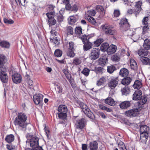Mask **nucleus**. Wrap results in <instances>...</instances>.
Returning <instances> with one entry per match:
<instances>
[{
    "mask_svg": "<svg viewBox=\"0 0 150 150\" xmlns=\"http://www.w3.org/2000/svg\"><path fill=\"white\" fill-rule=\"evenodd\" d=\"M27 119V117L24 113L22 112L19 113L14 123L15 125H19L23 128H25L26 126L25 122Z\"/></svg>",
    "mask_w": 150,
    "mask_h": 150,
    "instance_id": "obj_1",
    "label": "nucleus"
},
{
    "mask_svg": "<svg viewBox=\"0 0 150 150\" xmlns=\"http://www.w3.org/2000/svg\"><path fill=\"white\" fill-rule=\"evenodd\" d=\"M58 110L59 118L62 120L66 119L67 117V112L68 110L67 107L64 105H60L58 107Z\"/></svg>",
    "mask_w": 150,
    "mask_h": 150,
    "instance_id": "obj_2",
    "label": "nucleus"
},
{
    "mask_svg": "<svg viewBox=\"0 0 150 150\" xmlns=\"http://www.w3.org/2000/svg\"><path fill=\"white\" fill-rule=\"evenodd\" d=\"M102 30L106 34L108 35H114L116 34V32L113 27L108 24H105L103 25Z\"/></svg>",
    "mask_w": 150,
    "mask_h": 150,
    "instance_id": "obj_3",
    "label": "nucleus"
},
{
    "mask_svg": "<svg viewBox=\"0 0 150 150\" xmlns=\"http://www.w3.org/2000/svg\"><path fill=\"white\" fill-rule=\"evenodd\" d=\"M120 30L123 32L126 31L129 28V25L126 18L122 19L120 23Z\"/></svg>",
    "mask_w": 150,
    "mask_h": 150,
    "instance_id": "obj_4",
    "label": "nucleus"
},
{
    "mask_svg": "<svg viewBox=\"0 0 150 150\" xmlns=\"http://www.w3.org/2000/svg\"><path fill=\"white\" fill-rule=\"evenodd\" d=\"M29 139H28L26 142L29 143L31 147L35 148L39 146V139L37 137H30Z\"/></svg>",
    "mask_w": 150,
    "mask_h": 150,
    "instance_id": "obj_5",
    "label": "nucleus"
},
{
    "mask_svg": "<svg viewBox=\"0 0 150 150\" xmlns=\"http://www.w3.org/2000/svg\"><path fill=\"white\" fill-rule=\"evenodd\" d=\"M99 50L98 49L93 48L89 54V58L91 59L94 60L99 57Z\"/></svg>",
    "mask_w": 150,
    "mask_h": 150,
    "instance_id": "obj_6",
    "label": "nucleus"
},
{
    "mask_svg": "<svg viewBox=\"0 0 150 150\" xmlns=\"http://www.w3.org/2000/svg\"><path fill=\"white\" fill-rule=\"evenodd\" d=\"M140 110L141 109L139 108H134L126 111L125 114L128 117H135L138 115Z\"/></svg>",
    "mask_w": 150,
    "mask_h": 150,
    "instance_id": "obj_7",
    "label": "nucleus"
},
{
    "mask_svg": "<svg viewBox=\"0 0 150 150\" xmlns=\"http://www.w3.org/2000/svg\"><path fill=\"white\" fill-rule=\"evenodd\" d=\"M86 123L85 119L82 118L80 120H77L75 124L76 128L81 129H83Z\"/></svg>",
    "mask_w": 150,
    "mask_h": 150,
    "instance_id": "obj_8",
    "label": "nucleus"
},
{
    "mask_svg": "<svg viewBox=\"0 0 150 150\" xmlns=\"http://www.w3.org/2000/svg\"><path fill=\"white\" fill-rule=\"evenodd\" d=\"M119 81L117 77L111 79L108 83V86L111 89H114L117 85Z\"/></svg>",
    "mask_w": 150,
    "mask_h": 150,
    "instance_id": "obj_9",
    "label": "nucleus"
},
{
    "mask_svg": "<svg viewBox=\"0 0 150 150\" xmlns=\"http://www.w3.org/2000/svg\"><path fill=\"white\" fill-rule=\"evenodd\" d=\"M12 78L13 82L16 84L20 83L21 81V76L18 73L13 74L12 76Z\"/></svg>",
    "mask_w": 150,
    "mask_h": 150,
    "instance_id": "obj_10",
    "label": "nucleus"
},
{
    "mask_svg": "<svg viewBox=\"0 0 150 150\" xmlns=\"http://www.w3.org/2000/svg\"><path fill=\"white\" fill-rule=\"evenodd\" d=\"M43 96L40 94H36L33 96V101L35 103L38 105L42 100Z\"/></svg>",
    "mask_w": 150,
    "mask_h": 150,
    "instance_id": "obj_11",
    "label": "nucleus"
},
{
    "mask_svg": "<svg viewBox=\"0 0 150 150\" xmlns=\"http://www.w3.org/2000/svg\"><path fill=\"white\" fill-rule=\"evenodd\" d=\"M142 92L141 90L138 89L136 91L133 95V100H138L142 97Z\"/></svg>",
    "mask_w": 150,
    "mask_h": 150,
    "instance_id": "obj_12",
    "label": "nucleus"
},
{
    "mask_svg": "<svg viewBox=\"0 0 150 150\" xmlns=\"http://www.w3.org/2000/svg\"><path fill=\"white\" fill-rule=\"evenodd\" d=\"M139 100L138 102V107L140 108H143V105L146 103L147 101V97L146 96H142V97H141Z\"/></svg>",
    "mask_w": 150,
    "mask_h": 150,
    "instance_id": "obj_13",
    "label": "nucleus"
},
{
    "mask_svg": "<svg viewBox=\"0 0 150 150\" xmlns=\"http://www.w3.org/2000/svg\"><path fill=\"white\" fill-rule=\"evenodd\" d=\"M7 62V59L5 56L1 55L0 56V68H6L4 64Z\"/></svg>",
    "mask_w": 150,
    "mask_h": 150,
    "instance_id": "obj_14",
    "label": "nucleus"
},
{
    "mask_svg": "<svg viewBox=\"0 0 150 150\" xmlns=\"http://www.w3.org/2000/svg\"><path fill=\"white\" fill-rule=\"evenodd\" d=\"M131 105V103L129 101H124L121 102L119 104L121 108L122 109H127Z\"/></svg>",
    "mask_w": 150,
    "mask_h": 150,
    "instance_id": "obj_15",
    "label": "nucleus"
},
{
    "mask_svg": "<svg viewBox=\"0 0 150 150\" xmlns=\"http://www.w3.org/2000/svg\"><path fill=\"white\" fill-rule=\"evenodd\" d=\"M117 47L115 45H112L109 47L107 52L108 54H111L114 53L116 51Z\"/></svg>",
    "mask_w": 150,
    "mask_h": 150,
    "instance_id": "obj_16",
    "label": "nucleus"
},
{
    "mask_svg": "<svg viewBox=\"0 0 150 150\" xmlns=\"http://www.w3.org/2000/svg\"><path fill=\"white\" fill-rule=\"evenodd\" d=\"M89 148L90 150H97L98 149V144L96 141H93L90 142Z\"/></svg>",
    "mask_w": 150,
    "mask_h": 150,
    "instance_id": "obj_17",
    "label": "nucleus"
},
{
    "mask_svg": "<svg viewBox=\"0 0 150 150\" xmlns=\"http://www.w3.org/2000/svg\"><path fill=\"white\" fill-rule=\"evenodd\" d=\"M148 133H140V140L142 142H145L148 138Z\"/></svg>",
    "mask_w": 150,
    "mask_h": 150,
    "instance_id": "obj_18",
    "label": "nucleus"
},
{
    "mask_svg": "<svg viewBox=\"0 0 150 150\" xmlns=\"http://www.w3.org/2000/svg\"><path fill=\"white\" fill-rule=\"evenodd\" d=\"M83 50L84 51H88L92 48L93 44L89 41L83 43Z\"/></svg>",
    "mask_w": 150,
    "mask_h": 150,
    "instance_id": "obj_19",
    "label": "nucleus"
},
{
    "mask_svg": "<svg viewBox=\"0 0 150 150\" xmlns=\"http://www.w3.org/2000/svg\"><path fill=\"white\" fill-rule=\"evenodd\" d=\"M84 113L90 119L94 120L95 116L94 114L90 110V109H88L86 111H84Z\"/></svg>",
    "mask_w": 150,
    "mask_h": 150,
    "instance_id": "obj_20",
    "label": "nucleus"
},
{
    "mask_svg": "<svg viewBox=\"0 0 150 150\" xmlns=\"http://www.w3.org/2000/svg\"><path fill=\"white\" fill-rule=\"evenodd\" d=\"M142 4V3L140 1L137 2L135 4V12L136 15L138 13H139V12L141 11V6Z\"/></svg>",
    "mask_w": 150,
    "mask_h": 150,
    "instance_id": "obj_21",
    "label": "nucleus"
},
{
    "mask_svg": "<svg viewBox=\"0 0 150 150\" xmlns=\"http://www.w3.org/2000/svg\"><path fill=\"white\" fill-rule=\"evenodd\" d=\"M128 74V71L126 69L123 68L120 69V74L123 77H126Z\"/></svg>",
    "mask_w": 150,
    "mask_h": 150,
    "instance_id": "obj_22",
    "label": "nucleus"
},
{
    "mask_svg": "<svg viewBox=\"0 0 150 150\" xmlns=\"http://www.w3.org/2000/svg\"><path fill=\"white\" fill-rule=\"evenodd\" d=\"M0 46L3 48H8L10 47V43L6 41L3 40L0 42Z\"/></svg>",
    "mask_w": 150,
    "mask_h": 150,
    "instance_id": "obj_23",
    "label": "nucleus"
},
{
    "mask_svg": "<svg viewBox=\"0 0 150 150\" xmlns=\"http://www.w3.org/2000/svg\"><path fill=\"white\" fill-rule=\"evenodd\" d=\"M142 86V82L140 81L136 80L133 85V87L134 89H139L141 88Z\"/></svg>",
    "mask_w": 150,
    "mask_h": 150,
    "instance_id": "obj_24",
    "label": "nucleus"
},
{
    "mask_svg": "<svg viewBox=\"0 0 150 150\" xmlns=\"http://www.w3.org/2000/svg\"><path fill=\"white\" fill-rule=\"evenodd\" d=\"M148 51L144 50H139L138 51V54L139 55L142 57L147 55Z\"/></svg>",
    "mask_w": 150,
    "mask_h": 150,
    "instance_id": "obj_25",
    "label": "nucleus"
},
{
    "mask_svg": "<svg viewBox=\"0 0 150 150\" xmlns=\"http://www.w3.org/2000/svg\"><path fill=\"white\" fill-rule=\"evenodd\" d=\"M88 15L85 14L84 17L86 19H87L88 21L94 25L96 23L95 19L93 17L90 16H87Z\"/></svg>",
    "mask_w": 150,
    "mask_h": 150,
    "instance_id": "obj_26",
    "label": "nucleus"
},
{
    "mask_svg": "<svg viewBox=\"0 0 150 150\" xmlns=\"http://www.w3.org/2000/svg\"><path fill=\"white\" fill-rule=\"evenodd\" d=\"M131 80L132 79L130 77H127L122 80L121 83L124 85H128L130 83Z\"/></svg>",
    "mask_w": 150,
    "mask_h": 150,
    "instance_id": "obj_27",
    "label": "nucleus"
},
{
    "mask_svg": "<svg viewBox=\"0 0 150 150\" xmlns=\"http://www.w3.org/2000/svg\"><path fill=\"white\" fill-rule=\"evenodd\" d=\"M105 103L111 106H114L115 103L114 100L111 98H108L105 100Z\"/></svg>",
    "mask_w": 150,
    "mask_h": 150,
    "instance_id": "obj_28",
    "label": "nucleus"
},
{
    "mask_svg": "<svg viewBox=\"0 0 150 150\" xmlns=\"http://www.w3.org/2000/svg\"><path fill=\"white\" fill-rule=\"evenodd\" d=\"M149 128L146 125H143L141 126L140 129V133H148Z\"/></svg>",
    "mask_w": 150,
    "mask_h": 150,
    "instance_id": "obj_29",
    "label": "nucleus"
},
{
    "mask_svg": "<svg viewBox=\"0 0 150 150\" xmlns=\"http://www.w3.org/2000/svg\"><path fill=\"white\" fill-rule=\"evenodd\" d=\"M91 37L89 35H84L80 37L83 43L89 41V39Z\"/></svg>",
    "mask_w": 150,
    "mask_h": 150,
    "instance_id": "obj_30",
    "label": "nucleus"
},
{
    "mask_svg": "<svg viewBox=\"0 0 150 150\" xmlns=\"http://www.w3.org/2000/svg\"><path fill=\"white\" fill-rule=\"evenodd\" d=\"M78 18V16L76 15L70 16L69 18V23L71 24L74 23L76 21Z\"/></svg>",
    "mask_w": 150,
    "mask_h": 150,
    "instance_id": "obj_31",
    "label": "nucleus"
},
{
    "mask_svg": "<svg viewBox=\"0 0 150 150\" xmlns=\"http://www.w3.org/2000/svg\"><path fill=\"white\" fill-rule=\"evenodd\" d=\"M0 77L2 78V76L5 77L6 76H8L6 73L7 70L6 68H0Z\"/></svg>",
    "mask_w": 150,
    "mask_h": 150,
    "instance_id": "obj_32",
    "label": "nucleus"
},
{
    "mask_svg": "<svg viewBox=\"0 0 150 150\" xmlns=\"http://www.w3.org/2000/svg\"><path fill=\"white\" fill-rule=\"evenodd\" d=\"M143 46L147 50L149 49L150 48V41L148 39H146L144 41Z\"/></svg>",
    "mask_w": 150,
    "mask_h": 150,
    "instance_id": "obj_33",
    "label": "nucleus"
},
{
    "mask_svg": "<svg viewBox=\"0 0 150 150\" xmlns=\"http://www.w3.org/2000/svg\"><path fill=\"white\" fill-rule=\"evenodd\" d=\"M131 68L133 70H135L137 68V65L136 62L133 59H131L130 62Z\"/></svg>",
    "mask_w": 150,
    "mask_h": 150,
    "instance_id": "obj_34",
    "label": "nucleus"
},
{
    "mask_svg": "<svg viewBox=\"0 0 150 150\" xmlns=\"http://www.w3.org/2000/svg\"><path fill=\"white\" fill-rule=\"evenodd\" d=\"M96 10L99 12H100V13L102 16L105 15V12L104 8L101 6L97 5L96 7Z\"/></svg>",
    "mask_w": 150,
    "mask_h": 150,
    "instance_id": "obj_35",
    "label": "nucleus"
},
{
    "mask_svg": "<svg viewBox=\"0 0 150 150\" xmlns=\"http://www.w3.org/2000/svg\"><path fill=\"white\" fill-rule=\"evenodd\" d=\"M14 139V136L12 134H10L6 137L5 140L7 142L10 143L13 141Z\"/></svg>",
    "mask_w": 150,
    "mask_h": 150,
    "instance_id": "obj_36",
    "label": "nucleus"
},
{
    "mask_svg": "<svg viewBox=\"0 0 150 150\" xmlns=\"http://www.w3.org/2000/svg\"><path fill=\"white\" fill-rule=\"evenodd\" d=\"M109 47V45L107 43H104L102 44L100 46V50L103 51H105L107 50Z\"/></svg>",
    "mask_w": 150,
    "mask_h": 150,
    "instance_id": "obj_37",
    "label": "nucleus"
},
{
    "mask_svg": "<svg viewBox=\"0 0 150 150\" xmlns=\"http://www.w3.org/2000/svg\"><path fill=\"white\" fill-rule=\"evenodd\" d=\"M141 61L143 64H148L150 63V60L148 58L143 57L140 59Z\"/></svg>",
    "mask_w": 150,
    "mask_h": 150,
    "instance_id": "obj_38",
    "label": "nucleus"
},
{
    "mask_svg": "<svg viewBox=\"0 0 150 150\" xmlns=\"http://www.w3.org/2000/svg\"><path fill=\"white\" fill-rule=\"evenodd\" d=\"M61 10L59 11V13L57 14V21L59 23L62 22L64 18L63 16L61 13Z\"/></svg>",
    "mask_w": 150,
    "mask_h": 150,
    "instance_id": "obj_39",
    "label": "nucleus"
},
{
    "mask_svg": "<svg viewBox=\"0 0 150 150\" xmlns=\"http://www.w3.org/2000/svg\"><path fill=\"white\" fill-rule=\"evenodd\" d=\"M105 81V78L104 77H103L100 78L99 80L97 81V85L98 86H100L104 84Z\"/></svg>",
    "mask_w": 150,
    "mask_h": 150,
    "instance_id": "obj_40",
    "label": "nucleus"
},
{
    "mask_svg": "<svg viewBox=\"0 0 150 150\" xmlns=\"http://www.w3.org/2000/svg\"><path fill=\"white\" fill-rule=\"evenodd\" d=\"M112 60L114 62H118L120 59V56L118 54H116L112 56L111 57Z\"/></svg>",
    "mask_w": 150,
    "mask_h": 150,
    "instance_id": "obj_41",
    "label": "nucleus"
},
{
    "mask_svg": "<svg viewBox=\"0 0 150 150\" xmlns=\"http://www.w3.org/2000/svg\"><path fill=\"white\" fill-rule=\"evenodd\" d=\"M122 95H127V94H129L130 90L129 88L127 87H125L124 88L122 89L121 90Z\"/></svg>",
    "mask_w": 150,
    "mask_h": 150,
    "instance_id": "obj_42",
    "label": "nucleus"
},
{
    "mask_svg": "<svg viewBox=\"0 0 150 150\" xmlns=\"http://www.w3.org/2000/svg\"><path fill=\"white\" fill-rule=\"evenodd\" d=\"M56 23V21L54 17L48 20V23L50 26L54 25Z\"/></svg>",
    "mask_w": 150,
    "mask_h": 150,
    "instance_id": "obj_43",
    "label": "nucleus"
},
{
    "mask_svg": "<svg viewBox=\"0 0 150 150\" xmlns=\"http://www.w3.org/2000/svg\"><path fill=\"white\" fill-rule=\"evenodd\" d=\"M103 39L100 38L94 41L93 43V44L95 47H98L103 42Z\"/></svg>",
    "mask_w": 150,
    "mask_h": 150,
    "instance_id": "obj_44",
    "label": "nucleus"
},
{
    "mask_svg": "<svg viewBox=\"0 0 150 150\" xmlns=\"http://www.w3.org/2000/svg\"><path fill=\"white\" fill-rule=\"evenodd\" d=\"M62 52L61 50L58 49L55 50L54 52V54L55 57H60L62 55Z\"/></svg>",
    "mask_w": 150,
    "mask_h": 150,
    "instance_id": "obj_45",
    "label": "nucleus"
},
{
    "mask_svg": "<svg viewBox=\"0 0 150 150\" xmlns=\"http://www.w3.org/2000/svg\"><path fill=\"white\" fill-rule=\"evenodd\" d=\"M79 105L83 112L89 109L88 108L87 105L83 103L80 102L79 103Z\"/></svg>",
    "mask_w": 150,
    "mask_h": 150,
    "instance_id": "obj_46",
    "label": "nucleus"
},
{
    "mask_svg": "<svg viewBox=\"0 0 150 150\" xmlns=\"http://www.w3.org/2000/svg\"><path fill=\"white\" fill-rule=\"evenodd\" d=\"M108 60L107 58H100L98 59V62L101 65H104L107 61Z\"/></svg>",
    "mask_w": 150,
    "mask_h": 150,
    "instance_id": "obj_47",
    "label": "nucleus"
},
{
    "mask_svg": "<svg viewBox=\"0 0 150 150\" xmlns=\"http://www.w3.org/2000/svg\"><path fill=\"white\" fill-rule=\"evenodd\" d=\"M103 68L101 67H94L93 69H92V70L95 71L96 73H100L102 72Z\"/></svg>",
    "mask_w": 150,
    "mask_h": 150,
    "instance_id": "obj_48",
    "label": "nucleus"
},
{
    "mask_svg": "<svg viewBox=\"0 0 150 150\" xmlns=\"http://www.w3.org/2000/svg\"><path fill=\"white\" fill-rule=\"evenodd\" d=\"M115 68L113 65H111L108 67L107 71L110 73H112L115 70Z\"/></svg>",
    "mask_w": 150,
    "mask_h": 150,
    "instance_id": "obj_49",
    "label": "nucleus"
},
{
    "mask_svg": "<svg viewBox=\"0 0 150 150\" xmlns=\"http://www.w3.org/2000/svg\"><path fill=\"white\" fill-rule=\"evenodd\" d=\"M74 50L68 49V51L67 52L68 56L70 57H73L75 56V54L74 51Z\"/></svg>",
    "mask_w": 150,
    "mask_h": 150,
    "instance_id": "obj_50",
    "label": "nucleus"
},
{
    "mask_svg": "<svg viewBox=\"0 0 150 150\" xmlns=\"http://www.w3.org/2000/svg\"><path fill=\"white\" fill-rule=\"evenodd\" d=\"M81 62L80 59L76 58L74 59L72 64H74L77 65L80 64Z\"/></svg>",
    "mask_w": 150,
    "mask_h": 150,
    "instance_id": "obj_51",
    "label": "nucleus"
},
{
    "mask_svg": "<svg viewBox=\"0 0 150 150\" xmlns=\"http://www.w3.org/2000/svg\"><path fill=\"white\" fill-rule=\"evenodd\" d=\"M90 71V70L88 68H84L81 71V73L85 76H88L89 74Z\"/></svg>",
    "mask_w": 150,
    "mask_h": 150,
    "instance_id": "obj_52",
    "label": "nucleus"
},
{
    "mask_svg": "<svg viewBox=\"0 0 150 150\" xmlns=\"http://www.w3.org/2000/svg\"><path fill=\"white\" fill-rule=\"evenodd\" d=\"M118 146L120 150H127L123 142H120L118 143Z\"/></svg>",
    "mask_w": 150,
    "mask_h": 150,
    "instance_id": "obj_53",
    "label": "nucleus"
},
{
    "mask_svg": "<svg viewBox=\"0 0 150 150\" xmlns=\"http://www.w3.org/2000/svg\"><path fill=\"white\" fill-rule=\"evenodd\" d=\"M62 71L67 78V79H69L70 76H71V75L68 72V69H64Z\"/></svg>",
    "mask_w": 150,
    "mask_h": 150,
    "instance_id": "obj_54",
    "label": "nucleus"
},
{
    "mask_svg": "<svg viewBox=\"0 0 150 150\" xmlns=\"http://www.w3.org/2000/svg\"><path fill=\"white\" fill-rule=\"evenodd\" d=\"M55 13L54 11L48 12L46 14V15L47 16L48 19L52 18H54L53 15Z\"/></svg>",
    "mask_w": 150,
    "mask_h": 150,
    "instance_id": "obj_55",
    "label": "nucleus"
},
{
    "mask_svg": "<svg viewBox=\"0 0 150 150\" xmlns=\"http://www.w3.org/2000/svg\"><path fill=\"white\" fill-rule=\"evenodd\" d=\"M4 22L7 24H12L13 23L14 21L13 20L10 19H8L6 18H4Z\"/></svg>",
    "mask_w": 150,
    "mask_h": 150,
    "instance_id": "obj_56",
    "label": "nucleus"
},
{
    "mask_svg": "<svg viewBox=\"0 0 150 150\" xmlns=\"http://www.w3.org/2000/svg\"><path fill=\"white\" fill-rule=\"evenodd\" d=\"M67 32L68 35H72L73 34V28L71 27H68L67 29Z\"/></svg>",
    "mask_w": 150,
    "mask_h": 150,
    "instance_id": "obj_57",
    "label": "nucleus"
},
{
    "mask_svg": "<svg viewBox=\"0 0 150 150\" xmlns=\"http://www.w3.org/2000/svg\"><path fill=\"white\" fill-rule=\"evenodd\" d=\"M75 33L77 34H80L82 33V29L81 27H76L75 29Z\"/></svg>",
    "mask_w": 150,
    "mask_h": 150,
    "instance_id": "obj_58",
    "label": "nucleus"
},
{
    "mask_svg": "<svg viewBox=\"0 0 150 150\" xmlns=\"http://www.w3.org/2000/svg\"><path fill=\"white\" fill-rule=\"evenodd\" d=\"M2 78L1 77H0V79L2 82L4 83H6L8 81V76H6L4 77V76Z\"/></svg>",
    "mask_w": 150,
    "mask_h": 150,
    "instance_id": "obj_59",
    "label": "nucleus"
},
{
    "mask_svg": "<svg viewBox=\"0 0 150 150\" xmlns=\"http://www.w3.org/2000/svg\"><path fill=\"white\" fill-rule=\"evenodd\" d=\"M44 126H45V127L44 128V130H45V133L46 134V136H47V138H48V139H49L50 138V131L47 128H46V126H45V125H44Z\"/></svg>",
    "mask_w": 150,
    "mask_h": 150,
    "instance_id": "obj_60",
    "label": "nucleus"
},
{
    "mask_svg": "<svg viewBox=\"0 0 150 150\" xmlns=\"http://www.w3.org/2000/svg\"><path fill=\"white\" fill-rule=\"evenodd\" d=\"M149 20L148 17L147 16L145 17L142 21L143 24L144 25H147Z\"/></svg>",
    "mask_w": 150,
    "mask_h": 150,
    "instance_id": "obj_61",
    "label": "nucleus"
},
{
    "mask_svg": "<svg viewBox=\"0 0 150 150\" xmlns=\"http://www.w3.org/2000/svg\"><path fill=\"white\" fill-rule=\"evenodd\" d=\"M87 12L90 16V15L94 16L96 13V11L94 10H91L88 11ZM88 16V15L87 16Z\"/></svg>",
    "mask_w": 150,
    "mask_h": 150,
    "instance_id": "obj_62",
    "label": "nucleus"
},
{
    "mask_svg": "<svg viewBox=\"0 0 150 150\" xmlns=\"http://www.w3.org/2000/svg\"><path fill=\"white\" fill-rule=\"evenodd\" d=\"M17 3L18 2L19 4H21V5L24 6L25 5V2L26 0H15Z\"/></svg>",
    "mask_w": 150,
    "mask_h": 150,
    "instance_id": "obj_63",
    "label": "nucleus"
},
{
    "mask_svg": "<svg viewBox=\"0 0 150 150\" xmlns=\"http://www.w3.org/2000/svg\"><path fill=\"white\" fill-rule=\"evenodd\" d=\"M114 16L117 17L120 15V11L118 10H115L114 12Z\"/></svg>",
    "mask_w": 150,
    "mask_h": 150,
    "instance_id": "obj_64",
    "label": "nucleus"
}]
</instances>
